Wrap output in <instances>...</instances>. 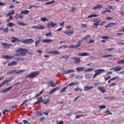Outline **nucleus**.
Listing matches in <instances>:
<instances>
[{"label":"nucleus","mask_w":124,"mask_h":124,"mask_svg":"<svg viewBox=\"0 0 124 124\" xmlns=\"http://www.w3.org/2000/svg\"><path fill=\"white\" fill-rule=\"evenodd\" d=\"M73 72H75V70L73 69H70L63 72L62 74H68L69 73H73Z\"/></svg>","instance_id":"12"},{"label":"nucleus","mask_w":124,"mask_h":124,"mask_svg":"<svg viewBox=\"0 0 124 124\" xmlns=\"http://www.w3.org/2000/svg\"><path fill=\"white\" fill-rule=\"evenodd\" d=\"M61 89V87L60 86H57L55 88H53L49 92V94H52V93H55V92H57L58 90H60Z\"/></svg>","instance_id":"8"},{"label":"nucleus","mask_w":124,"mask_h":124,"mask_svg":"<svg viewBox=\"0 0 124 124\" xmlns=\"http://www.w3.org/2000/svg\"><path fill=\"white\" fill-rule=\"evenodd\" d=\"M49 54H52L53 55H59L60 54V51L58 50H54V51H49Z\"/></svg>","instance_id":"27"},{"label":"nucleus","mask_w":124,"mask_h":124,"mask_svg":"<svg viewBox=\"0 0 124 124\" xmlns=\"http://www.w3.org/2000/svg\"><path fill=\"white\" fill-rule=\"evenodd\" d=\"M16 61H18L19 62H24L25 61V58H22V57H19V58H15Z\"/></svg>","instance_id":"33"},{"label":"nucleus","mask_w":124,"mask_h":124,"mask_svg":"<svg viewBox=\"0 0 124 124\" xmlns=\"http://www.w3.org/2000/svg\"><path fill=\"white\" fill-rule=\"evenodd\" d=\"M80 62L81 59H80V58L77 57L76 60H75V64H78V63H80Z\"/></svg>","instance_id":"25"},{"label":"nucleus","mask_w":124,"mask_h":124,"mask_svg":"<svg viewBox=\"0 0 124 124\" xmlns=\"http://www.w3.org/2000/svg\"><path fill=\"white\" fill-rule=\"evenodd\" d=\"M16 52L17 53L14 54L16 57H21V56L25 57L27 55V53L28 55H31V52L29 50L22 47L16 48Z\"/></svg>","instance_id":"1"},{"label":"nucleus","mask_w":124,"mask_h":124,"mask_svg":"<svg viewBox=\"0 0 124 124\" xmlns=\"http://www.w3.org/2000/svg\"><path fill=\"white\" fill-rule=\"evenodd\" d=\"M2 59H7V60H10V59H14V56H10V55H2Z\"/></svg>","instance_id":"13"},{"label":"nucleus","mask_w":124,"mask_h":124,"mask_svg":"<svg viewBox=\"0 0 124 124\" xmlns=\"http://www.w3.org/2000/svg\"><path fill=\"white\" fill-rule=\"evenodd\" d=\"M76 10H77V8H76V7H73L72 8V12H75V11H76Z\"/></svg>","instance_id":"62"},{"label":"nucleus","mask_w":124,"mask_h":124,"mask_svg":"<svg viewBox=\"0 0 124 124\" xmlns=\"http://www.w3.org/2000/svg\"><path fill=\"white\" fill-rule=\"evenodd\" d=\"M119 32H122V31H124V27H121V29L118 30Z\"/></svg>","instance_id":"59"},{"label":"nucleus","mask_w":124,"mask_h":124,"mask_svg":"<svg viewBox=\"0 0 124 124\" xmlns=\"http://www.w3.org/2000/svg\"><path fill=\"white\" fill-rule=\"evenodd\" d=\"M105 99H108V100L114 99V97L113 96H111V97H110L109 96L106 97H105Z\"/></svg>","instance_id":"53"},{"label":"nucleus","mask_w":124,"mask_h":124,"mask_svg":"<svg viewBox=\"0 0 124 124\" xmlns=\"http://www.w3.org/2000/svg\"><path fill=\"white\" fill-rule=\"evenodd\" d=\"M41 20L42 21V22H45V21H49L47 18L44 17H41Z\"/></svg>","instance_id":"43"},{"label":"nucleus","mask_w":124,"mask_h":124,"mask_svg":"<svg viewBox=\"0 0 124 124\" xmlns=\"http://www.w3.org/2000/svg\"><path fill=\"white\" fill-rule=\"evenodd\" d=\"M114 25H116V23L110 22L108 25H106L105 27L106 28H110L112 27V26H114Z\"/></svg>","instance_id":"24"},{"label":"nucleus","mask_w":124,"mask_h":124,"mask_svg":"<svg viewBox=\"0 0 124 124\" xmlns=\"http://www.w3.org/2000/svg\"><path fill=\"white\" fill-rule=\"evenodd\" d=\"M18 63L17 61H13L11 63L8 64V66H13V65H16Z\"/></svg>","instance_id":"19"},{"label":"nucleus","mask_w":124,"mask_h":124,"mask_svg":"<svg viewBox=\"0 0 124 124\" xmlns=\"http://www.w3.org/2000/svg\"><path fill=\"white\" fill-rule=\"evenodd\" d=\"M12 88H13V85L10 86L8 88L1 91V93H8V92H9V91H11V90H12Z\"/></svg>","instance_id":"11"},{"label":"nucleus","mask_w":124,"mask_h":124,"mask_svg":"<svg viewBox=\"0 0 124 124\" xmlns=\"http://www.w3.org/2000/svg\"><path fill=\"white\" fill-rule=\"evenodd\" d=\"M116 79H119V76H116L114 77V78H111V80L112 81H114V80H116Z\"/></svg>","instance_id":"51"},{"label":"nucleus","mask_w":124,"mask_h":124,"mask_svg":"<svg viewBox=\"0 0 124 124\" xmlns=\"http://www.w3.org/2000/svg\"><path fill=\"white\" fill-rule=\"evenodd\" d=\"M68 48H69L70 49H73V48H75V46L70 45L68 46Z\"/></svg>","instance_id":"60"},{"label":"nucleus","mask_w":124,"mask_h":124,"mask_svg":"<svg viewBox=\"0 0 124 124\" xmlns=\"http://www.w3.org/2000/svg\"><path fill=\"white\" fill-rule=\"evenodd\" d=\"M92 77V76H91V74L90 73H86L85 74V78H86V79H90V78Z\"/></svg>","instance_id":"37"},{"label":"nucleus","mask_w":124,"mask_h":124,"mask_svg":"<svg viewBox=\"0 0 124 124\" xmlns=\"http://www.w3.org/2000/svg\"><path fill=\"white\" fill-rule=\"evenodd\" d=\"M10 81H11V79H6V80H4L0 84V87H3V85H4V84H6V83H8V82H10Z\"/></svg>","instance_id":"18"},{"label":"nucleus","mask_w":124,"mask_h":124,"mask_svg":"<svg viewBox=\"0 0 124 124\" xmlns=\"http://www.w3.org/2000/svg\"><path fill=\"white\" fill-rule=\"evenodd\" d=\"M55 26H57V23H54L53 21H50L48 23L47 27V28H53Z\"/></svg>","instance_id":"7"},{"label":"nucleus","mask_w":124,"mask_h":124,"mask_svg":"<svg viewBox=\"0 0 124 124\" xmlns=\"http://www.w3.org/2000/svg\"><path fill=\"white\" fill-rule=\"evenodd\" d=\"M91 37V35H87L86 36H84L82 39H81V41H85V40L90 39Z\"/></svg>","instance_id":"17"},{"label":"nucleus","mask_w":124,"mask_h":124,"mask_svg":"<svg viewBox=\"0 0 124 124\" xmlns=\"http://www.w3.org/2000/svg\"><path fill=\"white\" fill-rule=\"evenodd\" d=\"M6 112H10V110L5 109L4 111H3L2 113L3 114V115H4V114H5Z\"/></svg>","instance_id":"57"},{"label":"nucleus","mask_w":124,"mask_h":124,"mask_svg":"<svg viewBox=\"0 0 124 124\" xmlns=\"http://www.w3.org/2000/svg\"><path fill=\"white\" fill-rule=\"evenodd\" d=\"M39 43H40V39L39 40H36L35 42V46H37Z\"/></svg>","instance_id":"46"},{"label":"nucleus","mask_w":124,"mask_h":124,"mask_svg":"<svg viewBox=\"0 0 124 124\" xmlns=\"http://www.w3.org/2000/svg\"><path fill=\"white\" fill-rule=\"evenodd\" d=\"M122 68H123L122 67L118 66L116 67L111 68L110 70H114V71H120V70H122Z\"/></svg>","instance_id":"10"},{"label":"nucleus","mask_w":124,"mask_h":124,"mask_svg":"<svg viewBox=\"0 0 124 124\" xmlns=\"http://www.w3.org/2000/svg\"><path fill=\"white\" fill-rule=\"evenodd\" d=\"M54 2H55V0H52L50 2H46L45 4H47L48 5H50L51 4H53V3H54Z\"/></svg>","instance_id":"41"},{"label":"nucleus","mask_w":124,"mask_h":124,"mask_svg":"<svg viewBox=\"0 0 124 124\" xmlns=\"http://www.w3.org/2000/svg\"><path fill=\"white\" fill-rule=\"evenodd\" d=\"M57 124H62V121H59L57 123Z\"/></svg>","instance_id":"64"},{"label":"nucleus","mask_w":124,"mask_h":124,"mask_svg":"<svg viewBox=\"0 0 124 124\" xmlns=\"http://www.w3.org/2000/svg\"><path fill=\"white\" fill-rule=\"evenodd\" d=\"M93 22H94L93 23V25L94 26L93 28H95V29H97V27L99 26V24L100 23V22H101V19L97 18L93 19Z\"/></svg>","instance_id":"3"},{"label":"nucleus","mask_w":124,"mask_h":124,"mask_svg":"<svg viewBox=\"0 0 124 124\" xmlns=\"http://www.w3.org/2000/svg\"><path fill=\"white\" fill-rule=\"evenodd\" d=\"M102 8V5L98 4L96 6L93 7V10H95V9H99Z\"/></svg>","instance_id":"23"},{"label":"nucleus","mask_w":124,"mask_h":124,"mask_svg":"<svg viewBox=\"0 0 124 124\" xmlns=\"http://www.w3.org/2000/svg\"><path fill=\"white\" fill-rule=\"evenodd\" d=\"M7 27H13V26H15V24L14 23H12V22H9L8 23H7Z\"/></svg>","instance_id":"38"},{"label":"nucleus","mask_w":124,"mask_h":124,"mask_svg":"<svg viewBox=\"0 0 124 124\" xmlns=\"http://www.w3.org/2000/svg\"><path fill=\"white\" fill-rule=\"evenodd\" d=\"M18 18H21V19H24V16L22 15H19V16L16 17V19H18Z\"/></svg>","instance_id":"56"},{"label":"nucleus","mask_w":124,"mask_h":124,"mask_svg":"<svg viewBox=\"0 0 124 124\" xmlns=\"http://www.w3.org/2000/svg\"><path fill=\"white\" fill-rule=\"evenodd\" d=\"M117 63L118 64H121V63H124V60H120L117 61Z\"/></svg>","instance_id":"39"},{"label":"nucleus","mask_w":124,"mask_h":124,"mask_svg":"<svg viewBox=\"0 0 124 124\" xmlns=\"http://www.w3.org/2000/svg\"><path fill=\"white\" fill-rule=\"evenodd\" d=\"M46 36H49V37H52V32H48L46 34Z\"/></svg>","instance_id":"49"},{"label":"nucleus","mask_w":124,"mask_h":124,"mask_svg":"<svg viewBox=\"0 0 124 124\" xmlns=\"http://www.w3.org/2000/svg\"><path fill=\"white\" fill-rule=\"evenodd\" d=\"M37 115H39V116H43V114L41 111H37L36 112Z\"/></svg>","instance_id":"55"},{"label":"nucleus","mask_w":124,"mask_h":124,"mask_svg":"<svg viewBox=\"0 0 124 124\" xmlns=\"http://www.w3.org/2000/svg\"><path fill=\"white\" fill-rule=\"evenodd\" d=\"M102 39H109V37L107 36H104L101 37Z\"/></svg>","instance_id":"54"},{"label":"nucleus","mask_w":124,"mask_h":124,"mask_svg":"<svg viewBox=\"0 0 124 124\" xmlns=\"http://www.w3.org/2000/svg\"><path fill=\"white\" fill-rule=\"evenodd\" d=\"M8 31H9V29H8V27H6L4 29V27L3 28L2 31L3 32H6V33H8Z\"/></svg>","instance_id":"36"},{"label":"nucleus","mask_w":124,"mask_h":124,"mask_svg":"<svg viewBox=\"0 0 124 124\" xmlns=\"http://www.w3.org/2000/svg\"><path fill=\"white\" fill-rule=\"evenodd\" d=\"M42 93H43V90H42L38 94H36L35 97H38V96H39L40 94H42Z\"/></svg>","instance_id":"47"},{"label":"nucleus","mask_w":124,"mask_h":124,"mask_svg":"<svg viewBox=\"0 0 124 124\" xmlns=\"http://www.w3.org/2000/svg\"><path fill=\"white\" fill-rule=\"evenodd\" d=\"M15 13V11L14 10H12L9 13L6 14V16H9L10 15H13Z\"/></svg>","instance_id":"30"},{"label":"nucleus","mask_w":124,"mask_h":124,"mask_svg":"<svg viewBox=\"0 0 124 124\" xmlns=\"http://www.w3.org/2000/svg\"><path fill=\"white\" fill-rule=\"evenodd\" d=\"M24 71H25V70H19V71H18L16 73L17 74H20V73H21V72H24Z\"/></svg>","instance_id":"61"},{"label":"nucleus","mask_w":124,"mask_h":124,"mask_svg":"<svg viewBox=\"0 0 124 124\" xmlns=\"http://www.w3.org/2000/svg\"><path fill=\"white\" fill-rule=\"evenodd\" d=\"M98 108H99V109H105V108H106V107L105 105H102L99 106Z\"/></svg>","instance_id":"42"},{"label":"nucleus","mask_w":124,"mask_h":124,"mask_svg":"<svg viewBox=\"0 0 124 124\" xmlns=\"http://www.w3.org/2000/svg\"><path fill=\"white\" fill-rule=\"evenodd\" d=\"M64 33L68 35H72L74 33V31L73 30H70L69 31H64Z\"/></svg>","instance_id":"14"},{"label":"nucleus","mask_w":124,"mask_h":124,"mask_svg":"<svg viewBox=\"0 0 124 124\" xmlns=\"http://www.w3.org/2000/svg\"><path fill=\"white\" fill-rule=\"evenodd\" d=\"M17 25H19V26H29V23H25L23 22H17Z\"/></svg>","instance_id":"26"},{"label":"nucleus","mask_w":124,"mask_h":124,"mask_svg":"<svg viewBox=\"0 0 124 124\" xmlns=\"http://www.w3.org/2000/svg\"><path fill=\"white\" fill-rule=\"evenodd\" d=\"M81 28H87V24H82L81 25Z\"/></svg>","instance_id":"58"},{"label":"nucleus","mask_w":124,"mask_h":124,"mask_svg":"<svg viewBox=\"0 0 124 124\" xmlns=\"http://www.w3.org/2000/svg\"><path fill=\"white\" fill-rule=\"evenodd\" d=\"M2 46H3V48H6V49H9V48H10V47H12L13 46L11 44L2 43Z\"/></svg>","instance_id":"5"},{"label":"nucleus","mask_w":124,"mask_h":124,"mask_svg":"<svg viewBox=\"0 0 124 124\" xmlns=\"http://www.w3.org/2000/svg\"><path fill=\"white\" fill-rule=\"evenodd\" d=\"M54 40L51 39H43L42 40L43 43H49L50 42H53Z\"/></svg>","instance_id":"20"},{"label":"nucleus","mask_w":124,"mask_h":124,"mask_svg":"<svg viewBox=\"0 0 124 124\" xmlns=\"http://www.w3.org/2000/svg\"><path fill=\"white\" fill-rule=\"evenodd\" d=\"M85 69V67H78L76 68V70H77V71H78V72H80L81 71H83V70H84Z\"/></svg>","instance_id":"22"},{"label":"nucleus","mask_w":124,"mask_h":124,"mask_svg":"<svg viewBox=\"0 0 124 124\" xmlns=\"http://www.w3.org/2000/svg\"><path fill=\"white\" fill-rule=\"evenodd\" d=\"M32 29H36V30H44L45 27L43 25H39V26H33L32 27Z\"/></svg>","instance_id":"6"},{"label":"nucleus","mask_w":124,"mask_h":124,"mask_svg":"<svg viewBox=\"0 0 124 124\" xmlns=\"http://www.w3.org/2000/svg\"><path fill=\"white\" fill-rule=\"evenodd\" d=\"M94 42H95L94 40H91L88 43V44H91V43H94Z\"/></svg>","instance_id":"63"},{"label":"nucleus","mask_w":124,"mask_h":124,"mask_svg":"<svg viewBox=\"0 0 124 124\" xmlns=\"http://www.w3.org/2000/svg\"><path fill=\"white\" fill-rule=\"evenodd\" d=\"M74 91L75 92H78V91H80V92H82L83 90L81 88H75Z\"/></svg>","instance_id":"50"},{"label":"nucleus","mask_w":124,"mask_h":124,"mask_svg":"<svg viewBox=\"0 0 124 124\" xmlns=\"http://www.w3.org/2000/svg\"><path fill=\"white\" fill-rule=\"evenodd\" d=\"M113 58V56L111 54H108L102 57L103 59H108V58Z\"/></svg>","instance_id":"32"},{"label":"nucleus","mask_w":124,"mask_h":124,"mask_svg":"<svg viewBox=\"0 0 124 124\" xmlns=\"http://www.w3.org/2000/svg\"><path fill=\"white\" fill-rule=\"evenodd\" d=\"M11 42H13V43H15V42H21V40L18 38L11 37Z\"/></svg>","instance_id":"9"},{"label":"nucleus","mask_w":124,"mask_h":124,"mask_svg":"<svg viewBox=\"0 0 124 124\" xmlns=\"http://www.w3.org/2000/svg\"><path fill=\"white\" fill-rule=\"evenodd\" d=\"M50 101V100L49 99H46V100L44 102H43L44 104H48L49 103V102Z\"/></svg>","instance_id":"52"},{"label":"nucleus","mask_w":124,"mask_h":124,"mask_svg":"<svg viewBox=\"0 0 124 124\" xmlns=\"http://www.w3.org/2000/svg\"><path fill=\"white\" fill-rule=\"evenodd\" d=\"M48 84L51 86V87H56V83L53 82V81L50 80L48 82Z\"/></svg>","instance_id":"28"},{"label":"nucleus","mask_w":124,"mask_h":124,"mask_svg":"<svg viewBox=\"0 0 124 124\" xmlns=\"http://www.w3.org/2000/svg\"><path fill=\"white\" fill-rule=\"evenodd\" d=\"M94 87L93 86H85L84 87V90L85 92H87V91L89 90H93V89Z\"/></svg>","instance_id":"16"},{"label":"nucleus","mask_w":124,"mask_h":124,"mask_svg":"<svg viewBox=\"0 0 124 124\" xmlns=\"http://www.w3.org/2000/svg\"><path fill=\"white\" fill-rule=\"evenodd\" d=\"M42 101H43V100H38L37 102H36L34 103V104H40V103H42Z\"/></svg>","instance_id":"44"},{"label":"nucleus","mask_w":124,"mask_h":124,"mask_svg":"<svg viewBox=\"0 0 124 124\" xmlns=\"http://www.w3.org/2000/svg\"><path fill=\"white\" fill-rule=\"evenodd\" d=\"M81 45V41H78L77 42V44H76L75 46V49L78 48V47H80V46Z\"/></svg>","instance_id":"35"},{"label":"nucleus","mask_w":124,"mask_h":124,"mask_svg":"<svg viewBox=\"0 0 124 124\" xmlns=\"http://www.w3.org/2000/svg\"><path fill=\"white\" fill-rule=\"evenodd\" d=\"M78 84H79V82H71L70 83L68 86H77Z\"/></svg>","instance_id":"31"},{"label":"nucleus","mask_w":124,"mask_h":124,"mask_svg":"<svg viewBox=\"0 0 124 124\" xmlns=\"http://www.w3.org/2000/svg\"><path fill=\"white\" fill-rule=\"evenodd\" d=\"M104 113L106 114L107 113H108V115H113V113L111 112L110 111H109L108 109H107L106 111H104Z\"/></svg>","instance_id":"45"},{"label":"nucleus","mask_w":124,"mask_h":124,"mask_svg":"<svg viewBox=\"0 0 124 124\" xmlns=\"http://www.w3.org/2000/svg\"><path fill=\"white\" fill-rule=\"evenodd\" d=\"M93 68H89L84 70V72H91V71H93Z\"/></svg>","instance_id":"40"},{"label":"nucleus","mask_w":124,"mask_h":124,"mask_svg":"<svg viewBox=\"0 0 124 124\" xmlns=\"http://www.w3.org/2000/svg\"><path fill=\"white\" fill-rule=\"evenodd\" d=\"M98 89L99 90V91H100L101 93H104L105 92H106V89H104V87L102 86L99 87L98 88Z\"/></svg>","instance_id":"21"},{"label":"nucleus","mask_w":124,"mask_h":124,"mask_svg":"<svg viewBox=\"0 0 124 124\" xmlns=\"http://www.w3.org/2000/svg\"><path fill=\"white\" fill-rule=\"evenodd\" d=\"M30 11L28 10H21V14H28Z\"/></svg>","instance_id":"34"},{"label":"nucleus","mask_w":124,"mask_h":124,"mask_svg":"<svg viewBox=\"0 0 124 124\" xmlns=\"http://www.w3.org/2000/svg\"><path fill=\"white\" fill-rule=\"evenodd\" d=\"M21 42V43H24V44H32L34 42V41L32 39H28L22 40Z\"/></svg>","instance_id":"4"},{"label":"nucleus","mask_w":124,"mask_h":124,"mask_svg":"<svg viewBox=\"0 0 124 124\" xmlns=\"http://www.w3.org/2000/svg\"><path fill=\"white\" fill-rule=\"evenodd\" d=\"M78 56L85 57L86 56H90V54H89L88 53H87V52H84V53H82L81 54L78 53Z\"/></svg>","instance_id":"29"},{"label":"nucleus","mask_w":124,"mask_h":124,"mask_svg":"<svg viewBox=\"0 0 124 124\" xmlns=\"http://www.w3.org/2000/svg\"><path fill=\"white\" fill-rule=\"evenodd\" d=\"M39 75V71H37L35 72H31L29 73L27 76H26V78H35Z\"/></svg>","instance_id":"2"},{"label":"nucleus","mask_w":124,"mask_h":124,"mask_svg":"<svg viewBox=\"0 0 124 124\" xmlns=\"http://www.w3.org/2000/svg\"><path fill=\"white\" fill-rule=\"evenodd\" d=\"M88 18H93V17H97V15H91L88 16Z\"/></svg>","instance_id":"48"},{"label":"nucleus","mask_w":124,"mask_h":124,"mask_svg":"<svg viewBox=\"0 0 124 124\" xmlns=\"http://www.w3.org/2000/svg\"><path fill=\"white\" fill-rule=\"evenodd\" d=\"M94 72L98 74V75L100 74V73H102V72H105V70L103 69H100L98 70H96Z\"/></svg>","instance_id":"15"}]
</instances>
